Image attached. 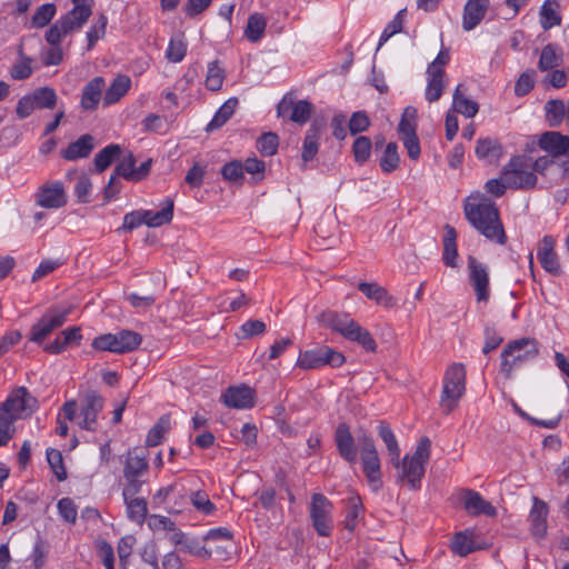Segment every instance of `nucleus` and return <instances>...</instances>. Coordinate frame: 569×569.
<instances>
[{"label":"nucleus","instance_id":"e2e57ef3","mask_svg":"<svg viewBox=\"0 0 569 569\" xmlns=\"http://www.w3.org/2000/svg\"><path fill=\"white\" fill-rule=\"evenodd\" d=\"M58 512L60 517L69 523H76L77 520V506L74 505L73 500L70 498H62L58 501L57 505Z\"/></svg>","mask_w":569,"mask_h":569},{"label":"nucleus","instance_id":"8fccbe9b","mask_svg":"<svg viewBox=\"0 0 569 569\" xmlns=\"http://www.w3.org/2000/svg\"><path fill=\"white\" fill-rule=\"evenodd\" d=\"M451 550L465 557L476 550L475 542L466 532H457L451 541Z\"/></svg>","mask_w":569,"mask_h":569},{"label":"nucleus","instance_id":"f8f14e48","mask_svg":"<svg viewBox=\"0 0 569 569\" xmlns=\"http://www.w3.org/2000/svg\"><path fill=\"white\" fill-rule=\"evenodd\" d=\"M346 362V357L329 347H320L312 350L300 352L297 366L301 369H316L325 365L333 368L341 367Z\"/></svg>","mask_w":569,"mask_h":569},{"label":"nucleus","instance_id":"c756f323","mask_svg":"<svg viewBox=\"0 0 569 569\" xmlns=\"http://www.w3.org/2000/svg\"><path fill=\"white\" fill-rule=\"evenodd\" d=\"M562 62V49L556 43H548L541 49L538 69L543 72L550 71L561 66Z\"/></svg>","mask_w":569,"mask_h":569},{"label":"nucleus","instance_id":"a18cd8bd","mask_svg":"<svg viewBox=\"0 0 569 569\" xmlns=\"http://www.w3.org/2000/svg\"><path fill=\"white\" fill-rule=\"evenodd\" d=\"M121 153V147L119 144H108L100 150L94 157V166L98 171L106 170L113 160Z\"/></svg>","mask_w":569,"mask_h":569},{"label":"nucleus","instance_id":"20e7f679","mask_svg":"<svg viewBox=\"0 0 569 569\" xmlns=\"http://www.w3.org/2000/svg\"><path fill=\"white\" fill-rule=\"evenodd\" d=\"M538 355L539 345L533 338L526 337L509 341L500 356V371L506 379H510L516 370L533 361Z\"/></svg>","mask_w":569,"mask_h":569},{"label":"nucleus","instance_id":"72a5a7b5","mask_svg":"<svg viewBox=\"0 0 569 569\" xmlns=\"http://www.w3.org/2000/svg\"><path fill=\"white\" fill-rule=\"evenodd\" d=\"M445 231L442 261L447 267L456 268L458 267L457 232L449 224L445 227Z\"/></svg>","mask_w":569,"mask_h":569},{"label":"nucleus","instance_id":"2eb2a0df","mask_svg":"<svg viewBox=\"0 0 569 569\" xmlns=\"http://www.w3.org/2000/svg\"><path fill=\"white\" fill-rule=\"evenodd\" d=\"M36 203L44 209H59L67 204L68 197L63 183L58 180L47 181L34 193Z\"/></svg>","mask_w":569,"mask_h":569},{"label":"nucleus","instance_id":"052dcab7","mask_svg":"<svg viewBox=\"0 0 569 569\" xmlns=\"http://www.w3.org/2000/svg\"><path fill=\"white\" fill-rule=\"evenodd\" d=\"M312 110V104L306 100H299L293 103L292 112L289 119L296 123L303 124L308 121Z\"/></svg>","mask_w":569,"mask_h":569},{"label":"nucleus","instance_id":"39448f33","mask_svg":"<svg viewBox=\"0 0 569 569\" xmlns=\"http://www.w3.org/2000/svg\"><path fill=\"white\" fill-rule=\"evenodd\" d=\"M431 441L428 437L420 438L415 452L405 456L400 460V466L396 467L398 472V480L406 481L413 490L419 489L421 479L426 472V463L430 458Z\"/></svg>","mask_w":569,"mask_h":569},{"label":"nucleus","instance_id":"79ce46f5","mask_svg":"<svg viewBox=\"0 0 569 569\" xmlns=\"http://www.w3.org/2000/svg\"><path fill=\"white\" fill-rule=\"evenodd\" d=\"M545 110L547 121L551 127H559L566 119V103L560 99L547 101Z\"/></svg>","mask_w":569,"mask_h":569},{"label":"nucleus","instance_id":"c85d7f7f","mask_svg":"<svg viewBox=\"0 0 569 569\" xmlns=\"http://www.w3.org/2000/svg\"><path fill=\"white\" fill-rule=\"evenodd\" d=\"M358 289L370 300L380 306L391 308L396 306V300L389 295L388 290L377 282H360Z\"/></svg>","mask_w":569,"mask_h":569},{"label":"nucleus","instance_id":"774afa93","mask_svg":"<svg viewBox=\"0 0 569 569\" xmlns=\"http://www.w3.org/2000/svg\"><path fill=\"white\" fill-rule=\"evenodd\" d=\"M148 526L153 531H174L176 523L166 516L151 515L148 519Z\"/></svg>","mask_w":569,"mask_h":569},{"label":"nucleus","instance_id":"473e14b6","mask_svg":"<svg viewBox=\"0 0 569 569\" xmlns=\"http://www.w3.org/2000/svg\"><path fill=\"white\" fill-rule=\"evenodd\" d=\"M559 0H546L540 8V24L543 30H549L561 24Z\"/></svg>","mask_w":569,"mask_h":569},{"label":"nucleus","instance_id":"3c124183","mask_svg":"<svg viewBox=\"0 0 569 569\" xmlns=\"http://www.w3.org/2000/svg\"><path fill=\"white\" fill-rule=\"evenodd\" d=\"M257 149L263 157L273 156L279 146V138L273 132H266L257 140Z\"/></svg>","mask_w":569,"mask_h":569},{"label":"nucleus","instance_id":"13d9d810","mask_svg":"<svg viewBox=\"0 0 569 569\" xmlns=\"http://www.w3.org/2000/svg\"><path fill=\"white\" fill-rule=\"evenodd\" d=\"M168 427L169 419L166 417L160 418L159 421L149 430L146 438V445L149 447L158 446L161 442Z\"/></svg>","mask_w":569,"mask_h":569},{"label":"nucleus","instance_id":"f257e3e1","mask_svg":"<svg viewBox=\"0 0 569 569\" xmlns=\"http://www.w3.org/2000/svg\"><path fill=\"white\" fill-rule=\"evenodd\" d=\"M463 210L470 224L489 241L498 244L507 242L499 210L485 193L477 191L470 194L465 201Z\"/></svg>","mask_w":569,"mask_h":569},{"label":"nucleus","instance_id":"0eeeda50","mask_svg":"<svg viewBox=\"0 0 569 569\" xmlns=\"http://www.w3.org/2000/svg\"><path fill=\"white\" fill-rule=\"evenodd\" d=\"M71 311L72 308L70 306L56 305L48 308L31 326L29 341L42 345L54 330L66 323Z\"/></svg>","mask_w":569,"mask_h":569},{"label":"nucleus","instance_id":"9d476101","mask_svg":"<svg viewBox=\"0 0 569 569\" xmlns=\"http://www.w3.org/2000/svg\"><path fill=\"white\" fill-rule=\"evenodd\" d=\"M57 102L58 96L53 88L40 87L18 100L16 113L19 119H26L36 109H53Z\"/></svg>","mask_w":569,"mask_h":569},{"label":"nucleus","instance_id":"4c0bfd02","mask_svg":"<svg viewBox=\"0 0 569 569\" xmlns=\"http://www.w3.org/2000/svg\"><path fill=\"white\" fill-rule=\"evenodd\" d=\"M226 79V71L219 60L208 63L204 86L210 91H219Z\"/></svg>","mask_w":569,"mask_h":569},{"label":"nucleus","instance_id":"412c9836","mask_svg":"<svg viewBox=\"0 0 569 569\" xmlns=\"http://www.w3.org/2000/svg\"><path fill=\"white\" fill-rule=\"evenodd\" d=\"M490 6L489 0H468L463 8L462 28L473 30L485 18Z\"/></svg>","mask_w":569,"mask_h":569},{"label":"nucleus","instance_id":"a211bd4d","mask_svg":"<svg viewBox=\"0 0 569 569\" xmlns=\"http://www.w3.org/2000/svg\"><path fill=\"white\" fill-rule=\"evenodd\" d=\"M538 144L540 149L556 159L569 153V137L558 131L542 133Z\"/></svg>","mask_w":569,"mask_h":569},{"label":"nucleus","instance_id":"cd10ccee","mask_svg":"<svg viewBox=\"0 0 569 569\" xmlns=\"http://www.w3.org/2000/svg\"><path fill=\"white\" fill-rule=\"evenodd\" d=\"M362 462V471L368 480L370 488L378 491L382 488L381 465L379 455L360 457Z\"/></svg>","mask_w":569,"mask_h":569},{"label":"nucleus","instance_id":"aec40b11","mask_svg":"<svg viewBox=\"0 0 569 569\" xmlns=\"http://www.w3.org/2000/svg\"><path fill=\"white\" fill-rule=\"evenodd\" d=\"M556 241L551 236H545L538 246L537 258L541 267L551 274H559L560 263L555 251Z\"/></svg>","mask_w":569,"mask_h":569},{"label":"nucleus","instance_id":"69168bd1","mask_svg":"<svg viewBox=\"0 0 569 569\" xmlns=\"http://www.w3.org/2000/svg\"><path fill=\"white\" fill-rule=\"evenodd\" d=\"M370 126L369 117L365 111H357L352 113L349 121V131L351 134H357L366 131Z\"/></svg>","mask_w":569,"mask_h":569},{"label":"nucleus","instance_id":"7ed1b4c3","mask_svg":"<svg viewBox=\"0 0 569 569\" xmlns=\"http://www.w3.org/2000/svg\"><path fill=\"white\" fill-rule=\"evenodd\" d=\"M73 8L60 17L46 32L50 46H60L61 40L82 28L92 13V0H72Z\"/></svg>","mask_w":569,"mask_h":569},{"label":"nucleus","instance_id":"0e129e2a","mask_svg":"<svg viewBox=\"0 0 569 569\" xmlns=\"http://www.w3.org/2000/svg\"><path fill=\"white\" fill-rule=\"evenodd\" d=\"M136 168V159L131 152L124 156L114 169L117 176H121L127 180L133 181Z\"/></svg>","mask_w":569,"mask_h":569},{"label":"nucleus","instance_id":"338daca9","mask_svg":"<svg viewBox=\"0 0 569 569\" xmlns=\"http://www.w3.org/2000/svg\"><path fill=\"white\" fill-rule=\"evenodd\" d=\"M48 557V548L43 540L38 539L32 548L31 558L34 569H42Z\"/></svg>","mask_w":569,"mask_h":569},{"label":"nucleus","instance_id":"6e6552de","mask_svg":"<svg viewBox=\"0 0 569 569\" xmlns=\"http://www.w3.org/2000/svg\"><path fill=\"white\" fill-rule=\"evenodd\" d=\"M466 391V369L461 363L450 366L445 375L440 398L443 413L449 415L458 406Z\"/></svg>","mask_w":569,"mask_h":569},{"label":"nucleus","instance_id":"ea45409f","mask_svg":"<svg viewBox=\"0 0 569 569\" xmlns=\"http://www.w3.org/2000/svg\"><path fill=\"white\" fill-rule=\"evenodd\" d=\"M319 132H320V126L318 123L313 122L306 133V137L303 140V146H302V160L305 163L312 160L315 158V156L318 153Z\"/></svg>","mask_w":569,"mask_h":569},{"label":"nucleus","instance_id":"49530a36","mask_svg":"<svg viewBox=\"0 0 569 569\" xmlns=\"http://www.w3.org/2000/svg\"><path fill=\"white\" fill-rule=\"evenodd\" d=\"M400 138L417 134V110L413 107H407L398 126Z\"/></svg>","mask_w":569,"mask_h":569},{"label":"nucleus","instance_id":"6ab92c4d","mask_svg":"<svg viewBox=\"0 0 569 569\" xmlns=\"http://www.w3.org/2000/svg\"><path fill=\"white\" fill-rule=\"evenodd\" d=\"M106 81L102 77H94L84 84L80 99V107L83 111L97 110L99 102L103 101Z\"/></svg>","mask_w":569,"mask_h":569},{"label":"nucleus","instance_id":"5fc2aeb1","mask_svg":"<svg viewBox=\"0 0 569 569\" xmlns=\"http://www.w3.org/2000/svg\"><path fill=\"white\" fill-rule=\"evenodd\" d=\"M371 148L372 143L368 137H358L352 144L355 160L358 163H365L370 157Z\"/></svg>","mask_w":569,"mask_h":569},{"label":"nucleus","instance_id":"e433bc0d","mask_svg":"<svg viewBox=\"0 0 569 569\" xmlns=\"http://www.w3.org/2000/svg\"><path fill=\"white\" fill-rule=\"evenodd\" d=\"M114 337H117V353L131 352L142 342V336L132 330H120L114 333Z\"/></svg>","mask_w":569,"mask_h":569},{"label":"nucleus","instance_id":"37998d69","mask_svg":"<svg viewBox=\"0 0 569 569\" xmlns=\"http://www.w3.org/2000/svg\"><path fill=\"white\" fill-rule=\"evenodd\" d=\"M443 77L438 73L427 71V88H426V99L430 103L436 102L442 96L445 89Z\"/></svg>","mask_w":569,"mask_h":569},{"label":"nucleus","instance_id":"4be33fe9","mask_svg":"<svg viewBox=\"0 0 569 569\" xmlns=\"http://www.w3.org/2000/svg\"><path fill=\"white\" fill-rule=\"evenodd\" d=\"M82 339L79 327H70L62 330L51 342L43 346V351L50 355H60L72 345H80Z\"/></svg>","mask_w":569,"mask_h":569},{"label":"nucleus","instance_id":"680f3d73","mask_svg":"<svg viewBox=\"0 0 569 569\" xmlns=\"http://www.w3.org/2000/svg\"><path fill=\"white\" fill-rule=\"evenodd\" d=\"M134 543L136 538L131 535L122 537L118 542L117 551L122 569H127L128 559L131 556Z\"/></svg>","mask_w":569,"mask_h":569},{"label":"nucleus","instance_id":"7c9ffc66","mask_svg":"<svg viewBox=\"0 0 569 569\" xmlns=\"http://www.w3.org/2000/svg\"><path fill=\"white\" fill-rule=\"evenodd\" d=\"M131 79L126 74L117 76L103 96V106L109 107L117 103L130 89Z\"/></svg>","mask_w":569,"mask_h":569},{"label":"nucleus","instance_id":"f704fd0d","mask_svg":"<svg viewBox=\"0 0 569 569\" xmlns=\"http://www.w3.org/2000/svg\"><path fill=\"white\" fill-rule=\"evenodd\" d=\"M378 432H379V436L382 439V441L386 443L388 453L390 456L391 463L395 467H399L400 466V449H399L398 441H397L392 430L390 429V427L387 423L380 422V425L378 426Z\"/></svg>","mask_w":569,"mask_h":569},{"label":"nucleus","instance_id":"603ef678","mask_svg":"<svg viewBox=\"0 0 569 569\" xmlns=\"http://www.w3.org/2000/svg\"><path fill=\"white\" fill-rule=\"evenodd\" d=\"M57 8L53 3L40 6L32 16L31 23L36 28L46 27L54 17Z\"/></svg>","mask_w":569,"mask_h":569},{"label":"nucleus","instance_id":"a19ab883","mask_svg":"<svg viewBox=\"0 0 569 569\" xmlns=\"http://www.w3.org/2000/svg\"><path fill=\"white\" fill-rule=\"evenodd\" d=\"M148 469V462L144 456L136 452H129L123 468L124 478H140Z\"/></svg>","mask_w":569,"mask_h":569},{"label":"nucleus","instance_id":"ddd939ff","mask_svg":"<svg viewBox=\"0 0 569 569\" xmlns=\"http://www.w3.org/2000/svg\"><path fill=\"white\" fill-rule=\"evenodd\" d=\"M332 503L322 493H313L310 503V518L317 533L321 537L330 536L333 529Z\"/></svg>","mask_w":569,"mask_h":569},{"label":"nucleus","instance_id":"9b49d317","mask_svg":"<svg viewBox=\"0 0 569 569\" xmlns=\"http://www.w3.org/2000/svg\"><path fill=\"white\" fill-rule=\"evenodd\" d=\"M502 179L509 188L515 189H529L533 188L537 183V177L531 170V163L522 157H516L509 161L503 168Z\"/></svg>","mask_w":569,"mask_h":569},{"label":"nucleus","instance_id":"864d4df0","mask_svg":"<svg viewBox=\"0 0 569 569\" xmlns=\"http://www.w3.org/2000/svg\"><path fill=\"white\" fill-rule=\"evenodd\" d=\"M127 506L128 516L134 521H142L147 515V502L143 498L123 499Z\"/></svg>","mask_w":569,"mask_h":569},{"label":"nucleus","instance_id":"c03bdc74","mask_svg":"<svg viewBox=\"0 0 569 569\" xmlns=\"http://www.w3.org/2000/svg\"><path fill=\"white\" fill-rule=\"evenodd\" d=\"M19 60L11 67L10 76L14 80H24L32 74V59L23 53L22 47L18 50Z\"/></svg>","mask_w":569,"mask_h":569},{"label":"nucleus","instance_id":"4468645a","mask_svg":"<svg viewBox=\"0 0 569 569\" xmlns=\"http://www.w3.org/2000/svg\"><path fill=\"white\" fill-rule=\"evenodd\" d=\"M468 280L472 287L477 301L487 302L490 297L488 267L473 256L468 257Z\"/></svg>","mask_w":569,"mask_h":569},{"label":"nucleus","instance_id":"1a4fd4ad","mask_svg":"<svg viewBox=\"0 0 569 569\" xmlns=\"http://www.w3.org/2000/svg\"><path fill=\"white\" fill-rule=\"evenodd\" d=\"M37 400L26 387L14 389L7 399L0 403V419L3 417L12 422L29 417L34 408Z\"/></svg>","mask_w":569,"mask_h":569},{"label":"nucleus","instance_id":"393cba45","mask_svg":"<svg viewBox=\"0 0 569 569\" xmlns=\"http://www.w3.org/2000/svg\"><path fill=\"white\" fill-rule=\"evenodd\" d=\"M247 172H249V158L246 159L244 162L231 160L224 163L220 169L222 179L231 186H242Z\"/></svg>","mask_w":569,"mask_h":569},{"label":"nucleus","instance_id":"423d86ee","mask_svg":"<svg viewBox=\"0 0 569 569\" xmlns=\"http://www.w3.org/2000/svg\"><path fill=\"white\" fill-rule=\"evenodd\" d=\"M173 200L168 197L162 201V208L159 211L140 209L128 212L124 214L123 223L118 231L130 232L142 224H147L150 228L167 224L173 218Z\"/></svg>","mask_w":569,"mask_h":569},{"label":"nucleus","instance_id":"6e6d98bb","mask_svg":"<svg viewBox=\"0 0 569 569\" xmlns=\"http://www.w3.org/2000/svg\"><path fill=\"white\" fill-rule=\"evenodd\" d=\"M107 23V17L103 13H101L99 14L97 22L92 24L90 29L87 31L88 50H91L93 46L97 43V41L103 38V36L106 34Z\"/></svg>","mask_w":569,"mask_h":569},{"label":"nucleus","instance_id":"f3484780","mask_svg":"<svg viewBox=\"0 0 569 569\" xmlns=\"http://www.w3.org/2000/svg\"><path fill=\"white\" fill-rule=\"evenodd\" d=\"M460 500L465 510L471 516L486 515L495 517L497 515L496 508L485 500L481 495L471 489H463L460 491Z\"/></svg>","mask_w":569,"mask_h":569},{"label":"nucleus","instance_id":"b1692460","mask_svg":"<svg viewBox=\"0 0 569 569\" xmlns=\"http://www.w3.org/2000/svg\"><path fill=\"white\" fill-rule=\"evenodd\" d=\"M93 149L94 138L91 134L86 133L62 150L61 156L66 160L74 161L89 157Z\"/></svg>","mask_w":569,"mask_h":569},{"label":"nucleus","instance_id":"09e8293b","mask_svg":"<svg viewBox=\"0 0 569 569\" xmlns=\"http://www.w3.org/2000/svg\"><path fill=\"white\" fill-rule=\"evenodd\" d=\"M47 461L54 473L58 481H64L67 479V471L63 465L62 453L53 448H48L47 452Z\"/></svg>","mask_w":569,"mask_h":569},{"label":"nucleus","instance_id":"4d7b16f0","mask_svg":"<svg viewBox=\"0 0 569 569\" xmlns=\"http://www.w3.org/2000/svg\"><path fill=\"white\" fill-rule=\"evenodd\" d=\"M192 506L203 515H212L216 510L214 505L210 501L206 491H194L190 496Z\"/></svg>","mask_w":569,"mask_h":569},{"label":"nucleus","instance_id":"dca6fc26","mask_svg":"<svg viewBox=\"0 0 569 569\" xmlns=\"http://www.w3.org/2000/svg\"><path fill=\"white\" fill-rule=\"evenodd\" d=\"M104 400L96 391H89L83 398L81 407L79 426L82 429L94 431L97 427V418L103 408Z\"/></svg>","mask_w":569,"mask_h":569},{"label":"nucleus","instance_id":"c9c22d12","mask_svg":"<svg viewBox=\"0 0 569 569\" xmlns=\"http://www.w3.org/2000/svg\"><path fill=\"white\" fill-rule=\"evenodd\" d=\"M238 106V99L237 98H230L228 99L214 113L211 121L207 124L206 131L212 132L219 128H221L229 118L233 114L236 108Z\"/></svg>","mask_w":569,"mask_h":569},{"label":"nucleus","instance_id":"58836bf2","mask_svg":"<svg viewBox=\"0 0 569 569\" xmlns=\"http://www.w3.org/2000/svg\"><path fill=\"white\" fill-rule=\"evenodd\" d=\"M188 44L183 33H177L169 40L166 58L173 63L181 62L187 54Z\"/></svg>","mask_w":569,"mask_h":569},{"label":"nucleus","instance_id":"de8ad7c7","mask_svg":"<svg viewBox=\"0 0 569 569\" xmlns=\"http://www.w3.org/2000/svg\"><path fill=\"white\" fill-rule=\"evenodd\" d=\"M398 146L396 142H389L386 146L385 152L380 159V167L383 172L390 173L399 166Z\"/></svg>","mask_w":569,"mask_h":569},{"label":"nucleus","instance_id":"5701e85b","mask_svg":"<svg viewBox=\"0 0 569 569\" xmlns=\"http://www.w3.org/2000/svg\"><path fill=\"white\" fill-rule=\"evenodd\" d=\"M335 442L339 455L348 462L357 461V451L355 448V439L350 432L348 425L340 423L335 432Z\"/></svg>","mask_w":569,"mask_h":569},{"label":"nucleus","instance_id":"bf43d9fd","mask_svg":"<svg viewBox=\"0 0 569 569\" xmlns=\"http://www.w3.org/2000/svg\"><path fill=\"white\" fill-rule=\"evenodd\" d=\"M405 13L406 10H400L396 14V17L386 26L380 36L378 48H380L385 42H387L392 36L402 30Z\"/></svg>","mask_w":569,"mask_h":569},{"label":"nucleus","instance_id":"2f4dec72","mask_svg":"<svg viewBox=\"0 0 569 569\" xmlns=\"http://www.w3.org/2000/svg\"><path fill=\"white\" fill-rule=\"evenodd\" d=\"M222 402L234 409H246L249 407V387L247 385L231 386L221 397Z\"/></svg>","mask_w":569,"mask_h":569},{"label":"nucleus","instance_id":"f03ea898","mask_svg":"<svg viewBox=\"0 0 569 569\" xmlns=\"http://www.w3.org/2000/svg\"><path fill=\"white\" fill-rule=\"evenodd\" d=\"M317 321L325 328L341 335L347 340L357 342L369 352L377 350V343L371 333L348 313H338L330 310L322 311L317 316Z\"/></svg>","mask_w":569,"mask_h":569},{"label":"nucleus","instance_id":"a878e982","mask_svg":"<svg viewBox=\"0 0 569 569\" xmlns=\"http://www.w3.org/2000/svg\"><path fill=\"white\" fill-rule=\"evenodd\" d=\"M547 503L538 498H533V506L529 513L531 532L537 538H542L547 532Z\"/></svg>","mask_w":569,"mask_h":569},{"label":"nucleus","instance_id":"bb28decb","mask_svg":"<svg viewBox=\"0 0 569 569\" xmlns=\"http://www.w3.org/2000/svg\"><path fill=\"white\" fill-rule=\"evenodd\" d=\"M467 88L463 84H458L452 97L453 112L461 113L466 118H473L478 111L479 106L475 100L467 97Z\"/></svg>","mask_w":569,"mask_h":569}]
</instances>
